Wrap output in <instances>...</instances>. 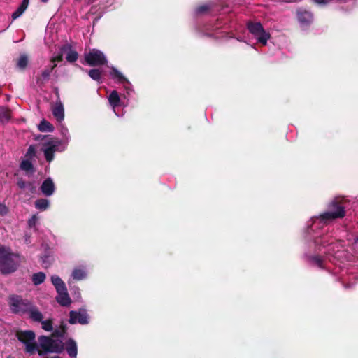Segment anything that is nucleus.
<instances>
[{"instance_id": "1", "label": "nucleus", "mask_w": 358, "mask_h": 358, "mask_svg": "<svg viewBox=\"0 0 358 358\" xmlns=\"http://www.w3.org/2000/svg\"><path fill=\"white\" fill-rule=\"evenodd\" d=\"M345 215V208L336 201H332L328 205V210L324 213L311 217L307 225V233L310 236L313 232V241L310 245V251L306 254L310 264L319 268H323V259L317 255L312 254V252H320L323 249L324 252L329 255H334L339 251L341 242H335L334 238L329 231L320 233L315 231L322 229L332 220L342 218Z\"/></svg>"}, {"instance_id": "2", "label": "nucleus", "mask_w": 358, "mask_h": 358, "mask_svg": "<svg viewBox=\"0 0 358 358\" xmlns=\"http://www.w3.org/2000/svg\"><path fill=\"white\" fill-rule=\"evenodd\" d=\"M18 254L11 252L10 248L0 246V270L3 274L14 272L20 263Z\"/></svg>"}, {"instance_id": "3", "label": "nucleus", "mask_w": 358, "mask_h": 358, "mask_svg": "<svg viewBox=\"0 0 358 358\" xmlns=\"http://www.w3.org/2000/svg\"><path fill=\"white\" fill-rule=\"evenodd\" d=\"M41 139L43 140L41 150L48 163L53 161L56 152H64L68 147L60 139L51 136H43Z\"/></svg>"}, {"instance_id": "4", "label": "nucleus", "mask_w": 358, "mask_h": 358, "mask_svg": "<svg viewBox=\"0 0 358 358\" xmlns=\"http://www.w3.org/2000/svg\"><path fill=\"white\" fill-rule=\"evenodd\" d=\"M38 341L39 348L50 353H60L64 350V343L62 339L41 336Z\"/></svg>"}, {"instance_id": "5", "label": "nucleus", "mask_w": 358, "mask_h": 358, "mask_svg": "<svg viewBox=\"0 0 358 358\" xmlns=\"http://www.w3.org/2000/svg\"><path fill=\"white\" fill-rule=\"evenodd\" d=\"M17 339L25 346V352L33 355L36 352L37 345L35 342L36 335L32 331H20L16 334Z\"/></svg>"}, {"instance_id": "6", "label": "nucleus", "mask_w": 358, "mask_h": 358, "mask_svg": "<svg viewBox=\"0 0 358 358\" xmlns=\"http://www.w3.org/2000/svg\"><path fill=\"white\" fill-rule=\"evenodd\" d=\"M247 28L249 32L263 45L267 44L271 38L269 33L266 32L260 22H248Z\"/></svg>"}, {"instance_id": "7", "label": "nucleus", "mask_w": 358, "mask_h": 358, "mask_svg": "<svg viewBox=\"0 0 358 358\" xmlns=\"http://www.w3.org/2000/svg\"><path fill=\"white\" fill-rule=\"evenodd\" d=\"M9 307L15 313H24L30 308L31 303L27 300H23L17 295H12L9 297Z\"/></svg>"}, {"instance_id": "8", "label": "nucleus", "mask_w": 358, "mask_h": 358, "mask_svg": "<svg viewBox=\"0 0 358 358\" xmlns=\"http://www.w3.org/2000/svg\"><path fill=\"white\" fill-rule=\"evenodd\" d=\"M85 60L90 66H99L107 62L106 57L103 52L98 49L90 50L85 54Z\"/></svg>"}, {"instance_id": "9", "label": "nucleus", "mask_w": 358, "mask_h": 358, "mask_svg": "<svg viewBox=\"0 0 358 358\" xmlns=\"http://www.w3.org/2000/svg\"><path fill=\"white\" fill-rule=\"evenodd\" d=\"M69 322L71 324H80L86 325L90 322V317L86 309L80 308L78 310L69 312Z\"/></svg>"}, {"instance_id": "10", "label": "nucleus", "mask_w": 358, "mask_h": 358, "mask_svg": "<svg viewBox=\"0 0 358 358\" xmlns=\"http://www.w3.org/2000/svg\"><path fill=\"white\" fill-rule=\"evenodd\" d=\"M108 101L110 106L112 108L113 112L117 116H119V115L116 113V108H124L128 105L127 101L124 99L122 96L120 95L117 90H113L110 93L108 96Z\"/></svg>"}, {"instance_id": "11", "label": "nucleus", "mask_w": 358, "mask_h": 358, "mask_svg": "<svg viewBox=\"0 0 358 358\" xmlns=\"http://www.w3.org/2000/svg\"><path fill=\"white\" fill-rule=\"evenodd\" d=\"M88 277V271L87 266L78 265L73 267L71 273L69 282L85 280Z\"/></svg>"}, {"instance_id": "12", "label": "nucleus", "mask_w": 358, "mask_h": 358, "mask_svg": "<svg viewBox=\"0 0 358 358\" xmlns=\"http://www.w3.org/2000/svg\"><path fill=\"white\" fill-rule=\"evenodd\" d=\"M55 189V185L51 178H46L40 186L41 193L48 197L53 195Z\"/></svg>"}, {"instance_id": "13", "label": "nucleus", "mask_w": 358, "mask_h": 358, "mask_svg": "<svg viewBox=\"0 0 358 358\" xmlns=\"http://www.w3.org/2000/svg\"><path fill=\"white\" fill-rule=\"evenodd\" d=\"M63 54L66 55V61L71 63L76 62L78 58V52L69 45L62 46L61 48V52L58 55H62L63 56Z\"/></svg>"}, {"instance_id": "14", "label": "nucleus", "mask_w": 358, "mask_h": 358, "mask_svg": "<svg viewBox=\"0 0 358 358\" xmlns=\"http://www.w3.org/2000/svg\"><path fill=\"white\" fill-rule=\"evenodd\" d=\"M297 17L299 23L302 27L308 26L313 21V15L311 13L306 10H298Z\"/></svg>"}, {"instance_id": "15", "label": "nucleus", "mask_w": 358, "mask_h": 358, "mask_svg": "<svg viewBox=\"0 0 358 358\" xmlns=\"http://www.w3.org/2000/svg\"><path fill=\"white\" fill-rule=\"evenodd\" d=\"M110 77L116 83L120 84L122 86L129 81V80L124 76V75L114 66L111 67Z\"/></svg>"}, {"instance_id": "16", "label": "nucleus", "mask_w": 358, "mask_h": 358, "mask_svg": "<svg viewBox=\"0 0 358 358\" xmlns=\"http://www.w3.org/2000/svg\"><path fill=\"white\" fill-rule=\"evenodd\" d=\"M66 350L71 358H76L78 354V347L76 342L69 338L66 342Z\"/></svg>"}, {"instance_id": "17", "label": "nucleus", "mask_w": 358, "mask_h": 358, "mask_svg": "<svg viewBox=\"0 0 358 358\" xmlns=\"http://www.w3.org/2000/svg\"><path fill=\"white\" fill-rule=\"evenodd\" d=\"M62 60V55L54 56V57H52L51 58L50 61L52 63V65L50 67L45 69L42 72L41 76H42L43 80L48 79V78L50 76V73H51L52 71L57 66V63L56 62H61Z\"/></svg>"}, {"instance_id": "18", "label": "nucleus", "mask_w": 358, "mask_h": 358, "mask_svg": "<svg viewBox=\"0 0 358 358\" xmlns=\"http://www.w3.org/2000/svg\"><path fill=\"white\" fill-rule=\"evenodd\" d=\"M57 296L56 297L57 301L62 306H69L71 300L68 294L67 289H65L64 291H58Z\"/></svg>"}, {"instance_id": "19", "label": "nucleus", "mask_w": 358, "mask_h": 358, "mask_svg": "<svg viewBox=\"0 0 358 358\" xmlns=\"http://www.w3.org/2000/svg\"><path fill=\"white\" fill-rule=\"evenodd\" d=\"M52 115L59 122H62L64 117V107L61 102L56 103L52 108Z\"/></svg>"}, {"instance_id": "20", "label": "nucleus", "mask_w": 358, "mask_h": 358, "mask_svg": "<svg viewBox=\"0 0 358 358\" xmlns=\"http://www.w3.org/2000/svg\"><path fill=\"white\" fill-rule=\"evenodd\" d=\"M27 312H29L31 319L35 322H41L43 319V314L36 307L33 306L31 304Z\"/></svg>"}, {"instance_id": "21", "label": "nucleus", "mask_w": 358, "mask_h": 358, "mask_svg": "<svg viewBox=\"0 0 358 358\" xmlns=\"http://www.w3.org/2000/svg\"><path fill=\"white\" fill-rule=\"evenodd\" d=\"M122 87L124 89V92L122 94V96L124 98V99L128 102L129 99L131 97L132 94L134 93L133 85L129 80L124 85H122Z\"/></svg>"}, {"instance_id": "22", "label": "nucleus", "mask_w": 358, "mask_h": 358, "mask_svg": "<svg viewBox=\"0 0 358 358\" xmlns=\"http://www.w3.org/2000/svg\"><path fill=\"white\" fill-rule=\"evenodd\" d=\"M51 282L55 286L57 292L64 291L65 289H66L64 281L57 275H53L51 276Z\"/></svg>"}, {"instance_id": "23", "label": "nucleus", "mask_w": 358, "mask_h": 358, "mask_svg": "<svg viewBox=\"0 0 358 358\" xmlns=\"http://www.w3.org/2000/svg\"><path fill=\"white\" fill-rule=\"evenodd\" d=\"M29 0H22V2L17 8V10L12 14L13 20L20 17L26 10L29 6Z\"/></svg>"}, {"instance_id": "24", "label": "nucleus", "mask_w": 358, "mask_h": 358, "mask_svg": "<svg viewBox=\"0 0 358 358\" xmlns=\"http://www.w3.org/2000/svg\"><path fill=\"white\" fill-rule=\"evenodd\" d=\"M50 203L47 199H38L35 201L34 206L41 211H45L50 208Z\"/></svg>"}, {"instance_id": "25", "label": "nucleus", "mask_w": 358, "mask_h": 358, "mask_svg": "<svg viewBox=\"0 0 358 358\" xmlns=\"http://www.w3.org/2000/svg\"><path fill=\"white\" fill-rule=\"evenodd\" d=\"M59 132L62 137V139H60L61 141L63 143H64L66 146H68L69 143L70 142V140H71V135H70L68 128L66 126L62 124L60 126Z\"/></svg>"}, {"instance_id": "26", "label": "nucleus", "mask_w": 358, "mask_h": 358, "mask_svg": "<svg viewBox=\"0 0 358 358\" xmlns=\"http://www.w3.org/2000/svg\"><path fill=\"white\" fill-rule=\"evenodd\" d=\"M20 169L27 173H33L34 171L33 164L29 159H26L22 161L20 164Z\"/></svg>"}, {"instance_id": "27", "label": "nucleus", "mask_w": 358, "mask_h": 358, "mask_svg": "<svg viewBox=\"0 0 358 358\" xmlns=\"http://www.w3.org/2000/svg\"><path fill=\"white\" fill-rule=\"evenodd\" d=\"M38 129L42 132H51L53 131V126L48 121L43 120L41 121L38 126Z\"/></svg>"}, {"instance_id": "28", "label": "nucleus", "mask_w": 358, "mask_h": 358, "mask_svg": "<svg viewBox=\"0 0 358 358\" xmlns=\"http://www.w3.org/2000/svg\"><path fill=\"white\" fill-rule=\"evenodd\" d=\"M45 274L43 272H38L32 275V281L35 285H38L44 282Z\"/></svg>"}, {"instance_id": "29", "label": "nucleus", "mask_w": 358, "mask_h": 358, "mask_svg": "<svg viewBox=\"0 0 358 358\" xmlns=\"http://www.w3.org/2000/svg\"><path fill=\"white\" fill-rule=\"evenodd\" d=\"M10 119V113L8 108L0 107V122H8Z\"/></svg>"}, {"instance_id": "30", "label": "nucleus", "mask_w": 358, "mask_h": 358, "mask_svg": "<svg viewBox=\"0 0 358 358\" xmlns=\"http://www.w3.org/2000/svg\"><path fill=\"white\" fill-rule=\"evenodd\" d=\"M90 77L93 79L94 80H96L97 82H101V71L99 69H91L89 71L88 73Z\"/></svg>"}, {"instance_id": "31", "label": "nucleus", "mask_w": 358, "mask_h": 358, "mask_svg": "<svg viewBox=\"0 0 358 358\" xmlns=\"http://www.w3.org/2000/svg\"><path fill=\"white\" fill-rule=\"evenodd\" d=\"M43 329L46 331H52L53 330L52 322L51 320H42L41 322Z\"/></svg>"}, {"instance_id": "32", "label": "nucleus", "mask_w": 358, "mask_h": 358, "mask_svg": "<svg viewBox=\"0 0 358 358\" xmlns=\"http://www.w3.org/2000/svg\"><path fill=\"white\" fill-rule=\"evenodd\" d=\"M65 328L64 327H62V329H55L52 334V338H59V339H62L64 336V334H65Z\"/></svg>"}, {"instance_id": "33", "label": "nucleus", "mask_w": 358, "mask_h": 358, "mask_svg": "<svg viewBox=\"0 0 358 358\" xmlns=\"http://www.w3.org/2000/svg\"><path fill=\"white\" fill-rule=\"evenodd\" d=\"M28 63V58L26 55H21L17 62V66L20 69H24Z\"/></svg>"}, {"instance_id": "34", "label": "nucleus", "mask_w": 358, "mask_h": 358, "mask_svg": "<svg viewBox=\"0 0 358 358\" xmlns=\"http://www.w3.org/2000/svg\"><path fill=\"white\" fill-rule=\"evenodd\" d=\"M38 216L37 214L33 215L28 220L27 223L30 228L35 227L38 221Z\"/></svg>"}, {"instance_id": "35", "label": "nucleus", "mask_w": 358, "mask_h": 358, "mask_svg": "<svg viewBox=\"0 0 358 358\" xmlns=\"http://www.w3.org/2000/svg\"><path fill=\"white\" fill-rule=\"evenodd\" d=\"M36 155V148L34 145H30L27 151L26 157L27 159H32Z\"/></svg>"}, {"instance_id": "36", "label": "nucleus", "mask_w": 358, "mask_h": 358, "mask_svg": "<svg viewBox=\"0 0 358 358\" xmlns=\"http://www.w3.org/2000/svg\"><path fill=\"white\" fill-rule=\"evenodd\" d=\"M209 9V6L207 4L201 5L197 7L195 10L196 14H202L206 12Z\"/></svg>"}, {"instance_id": "37", "label": "nucleus", "mask_w": 358, "mask_h": 358, "mask_svg": "<svg viewBox=\"0 0 358 358\" xmlns=\"http://www.w3.org/2000/svg\"><path fill=\"white\" fill-rule=\"evenodd\" d=\"M26 188L31 194H34L36 192V186L34 182H27Z\"/></svg>"}, {"instance_id": "38", "label": "nucleus", "mask_w": 358, "mask_h": 358, "mask_svg": "<svg viewBox=\"0 0 358 358\" xmlns=\"http://www.w3.org/2000/svg\"><path fill=\"white\" fill-rule=\"evenodd\" d=\"M27 182L24 181L22 178H18L17 181V185L22 189H24L27 187Z\"/></svg>"}, {"instance_id": "39", "label": "nucleus", "mask_w": 358, "mask_h": 358, "mask_svg": "<svg viewBox=\"0 0 358 358\" xmlns=\"http://www.w3.org/2000/svg\"><path fill=\"white\" fill-rule=\"evenodd\" d=\"M7 208L5 205L0 203V215H5L7 213Z\"/></svg>"}, {"instance_id": "40", "label": "nucleus", "mask_w": 358, "mask_h": 358, "mask_svg": "<svg viewBox=\"0 0 358 358\" xmlns=\"http://www.w3.org/2000/svg\"><path fill=\"white\" fill-rule=\"evenodd\" d=\"M49 257L48 256H45L44 257H42L41 259H42V264L44 267H47L49 264L48 262V259Z\"/></svg>"}, {"instance_id": "41", "label": "nucleus", "mask_w": 358, "mask_h": 358, "mask_svg": "<svg viewBox=\"0 0 358 358\" xmlns=\"http://www.w3.org/2000/svg\"><path fill=\"white\" fill-rule=\"evenodd\" d=\"M39 356H44L45 354L49 353L48 352H46L45 350H43L41 348V350H36Z\"/></svg>"}, {"instance_id": "42", "label": "nucleus", "mask_w": 358, "mask_h": 358, "mask_svg": "<svg viewBox=\"0 0 358 358\" xmlns=\"http://www.w3.org/2000/svg\"><path fill=\"white\" fill-rule=\"evenodd\" d=\"M315 1L318 4H326L328 3L330 0H315Z\"/></svg>"}, {"instance_id": "43", "label": "nucleus", "mask_w": 358, "mask_h": 358, "mask_svg": "<svg viewBox=\"0 0 358 358\" xmlns=\"http://www.w3.org/2000/svg\"><path fill=\"white\" fill-rule=\"evenodd\" d=\"M43 3H48L49 0H41Z\"/></svg>"}, {"instance_id": "44", "label": "nucleus", "mask_w": 358, "mask_h": 358, "mask_svg": "<svg viewBox=\"0 0 358 358\" xmlns=\"http://www.w3.org/2000/svg\"><path fill=\"white\" fill-rule=\"evenodd\" d=\"M52 358H60V357L59 356H55V357H53Z\"/></svg>"}, {"instance_id": "45", "label": "nucleus", "mask_w": 358, "mask_h": 358, "mask_svg": "<svg viewBox=\"0 0 358 358\" xmlns=\"http://www.w3.org/2000/svg\"><path fill=\"white\" fill-rule=\"evenodd\" d=\"M356 241L358 242V237L357 238Z\"/></svg>"}, {"instance_id": "46", "label": "nucleus", "mask_w": 358, "mask_h": 358, "mask_svg": "<svg viewBox=\"0 0 358 358\" xmlns=\"http://www.w3.org/2000/svg\"><path fill=\"white\" fill-rule=\"evenodd\" d=\"M8 358H11V357H8Z\"/></svg>"}]
</instances>
